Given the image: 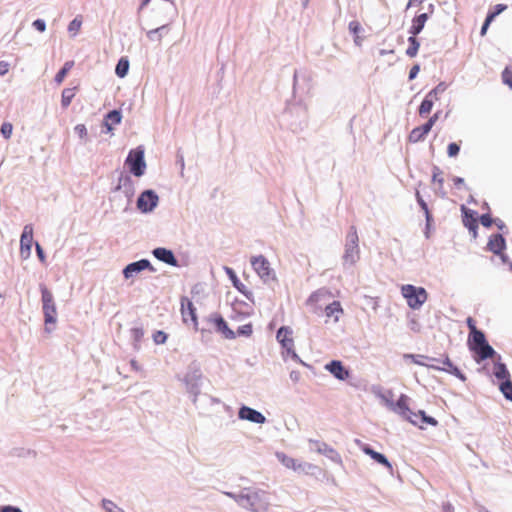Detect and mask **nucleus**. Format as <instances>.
I'll list each match as a JSON object with an SVG mask.
<instances>
[{"mask_svg": "<svg viewBox=\"0 0 512 512\" xmlns=\"http://www.w3.org/2000/svg\"><path fill=\"white\" fill-rule=\"evenodd\" d=\"M40 290L45 331L50 333L53 330L51 326L57 321V309L52 292L45 285H40Z\"/></svg>", "mask_w": 512, "mask_h": 512, "instance_id": "2", "label": "nucleus"}, {"mask_svg": "<svg viewBox=\"0 0 512 512\" xmlns=\"http://www.w3.org/2000/svg\"><path fill=\"white\" fill-rule=\"evenodd\" d=\"M239 417L257 424H263L265 422V417L260 412L247 406L240 408Z\"/></svg>", "mask_w": 512, "mask_h": 512, "instance_id": "21", "label": "nucleus"}, {"mask_svg": "<svg viewBox=\"0 0 512 512\" xmlns=\"http://www.w3.org/2000/svg\"><path fill=\"white\" fill-rule=\"evenodd\" d=\"M301 378V373L299 371H292L290 373V379L293 381V382H298Z\"/></svg>", "mask_w": 512, "mask_h": 512, "instance_id": "55", "label": "nucleus"}, {"mask_svg": "<svg viewBox=\"0 0 512 512\" xmlns=\"http://www.w3.org/2000/svg\"><path fill=\"white\" fill-rule=\"evenodd\" d=\"M362 451L365 454L369 455L372 459H374L379 464H382L385 467H387L389 470H392L391 463L387 460V458L383 454L374 451L372 448H370L367 445L363 446Z\"/></svg>", "mask_w": 512, "mask_h": 512, "instance_id": "25", "label": "nucleus"}, {"mask_svg": "<svg viewBox=\"0 0 512 512\" xmlns=\"http://www.w3.org/2000/svg\"><path fill=\"white\" fill-rule=\"evenodd\" d=\"M507 9V5L505 4H497L495 7H494V10L493 11H490L486 17L489 18V20H494L496 18V16H498L500 13H502L503 11H505Z\"/></svg>", "mask_w": 512, "mask_h": 512, "instance_id": "39", "label": "nucleus"}, {"mask_svg": "<svg viewBox=\"0 0 512 512\" xmlns=\"http://www.w3.org/2000/svg\"><path fill=\"white\" fill-rule=\"evenodd\" d=\"M408 400L409 398L402 394L399 399L396 402V407L399 411V413L407 420H409L411 423L417 425L419 424L418 421V414L412 412L408 407Z\"/></svg>", "mask_w": 512, "mask_h": 512, "instance_id": "12", "label": "nucleus"}, {"mask_svg": "<svg viewBox=\"0 0 512 512\" xmlns=\"http://www.w3.org/2000/svg\"><path fill=\"white\" fill-rule=\"evenodd\" d=\"M441 369L453 373L457 376L460 375L459 369L455 367L448 358H446V360L443 361V367Z\"/></svg>", "mask_w": 512, "mask_h": 512, "instance_id": "42", "label": "nucleus"}, {"mask_svg": "<svg viewBox=\"0 0 512 512\" xmlns=\"http://www.w3.org/2000/svg\"><path fill=\"white\" fill-rule=\"evenodd\" d=\"M349 30L351 33H353L355 35V43L359 45L360 37L358 34L362 30L360 23L358 21H351L349 23Z\"/></svg>", "mask_w": 512, "mask_h": 512, "instance_id": "38", "label": "nucleus"}, {"mask_svg": "<svg viewBox=\"0 0 512 512\" xmlns=\"http://www.w3.org/2000/svg\"><path fill=\"white\" fill-rule=\"evenodd\" d=\"M10 64L6 61H0V75L3 76L9 72Z\"/></svg>", "mask_w": 512, "mask_h": 512, "instance_id": "51", "label": "nucleus"}, {"mask_svg": "<svg viewBox=\"0 0 512 512\" xmlns=\"http://www.w3.org/2000/svg\"><path fill=\"white\" fill-rule=\"evenodd\" d=\"M250 262L254 271L261 279L267 280L271 277L273 271L269 261L263 255L253 256Z\"/></svg>", "mask_w": 512, "mask_h": 512, "instance_id": "9", "label": "nucleus"}, {"mask_svg": "<svg viewBox=\"0 0 512 512\" xmlns=\"http://www.w3.org/2000/svg\"><path fill=\"white\" fill-rule=\"evenodd\" d=\"M33 244V227L32 225H25L20 238V255L26 260L31 256Z\"/></svg>", "mask_w": 512, "mask_h": 512, "instance_id": "8", "label": "nucleus"}, {"mask_svg": "<svg viewBox=\"0 0 512 512\" xmlns=\"http://www.w3.org/2000/svg\"><path fill=\"white\" fill-rule=\"evenodd\" d=\"M406 357L412 359V361L415 363V364H418V365H427L426 363H424L422 360L423 359H427L426 356H423V355H406Z\"/></svg>", "mask_w": 512, "mask_h": 512, "instance_id": "47", "label": "nucleus"}, {"mask_svg": "<svg viewBox=\"0 0 512 512\" xmlns=\"http://www.w3.org/2000/svg\"><path fill=\"white\" fill-rule=\"evenodd\" d=\"M491 22H492V20H489V18L486 17L484 24L481 28V32H480L481 36H484L486 34L487 29H488L489 25L491 24Z\"/></svg>", "mask_w": 512, "mask_h": 512, "instance_id": "53", "label": "nucleus"}, {"mask_svg": "<svg viewBox=\"0 0 512 512\" xmlns=\"http://www.w3.org/2000/svg\"><path fill=\"white\" fill-rule=\"evenodd\" d=\"M500 390L505 398L512 401V382L509 379L501 383Z\"/></svg>", "mask_w": 512, "mask_h": 512, "instance_id": "36", "label": "nucleus"}, {"mask_svg": "<svg viewBox=\"0 0 512 512\" xmlns=\"http://www.w3.org/2000/svg\"><path fill=\"white\" fill-rule=\"evenodd\" d=\"M427 19H428L427 13H422V14L416 16L412 20V26L410 27L409 32L414 36L418 35L424 28Z\"/></svg>", "mask_w": 512, "mask_h": 512, "instance_id": "26", "label": "nucleus"}, {"mask_svg": "<svg viewBox=\"0 0 512 512\" xmlns=\"http://www.w3.org/2000/svg\"><path fill=\"white\" fill-rule=\"evenodd\" d=\"M35 246H36V252H37V255H38L39 259H40L42 262H44V260H45V256H44V252H43L42 247L40 246V244H39V243H36V244H35Z\"/></svg>", "mask_w": 512, "mask_h": 512, "instance_id": "54", "label": "nucleus"}, {"mask_svg": "<svg viewBox=\"0 0 512 512\" xmlns=\"http://www.w3.org/2000/svg\"><path fill=\"white\" fill-rule=\"evenodd\" d=\"M412 4H414V0H409L408 4H407V8L411 7Z\"/></svg>", "mask_w": 512, "mask_h": 512, "instance_id": "61", "label": "nucleus"}, {"mask_svg": "<svg viewBox=\"0 0 512 512\" xmlns=\"http://www.w3.org/2000/svg\"><path fill=\"white\" fill-rule=\"evenodd\" d=\"M276 338L287 354H290L293 358H298L294 348L293 331L290 327H281L277 332Z\"/></svg>", "mask_w": 512, "mask_h": 512, "instance_id": "7", "label": "nucleus"}, {"mask_svg": "<svg viewBox=\"0 0 512 512\" xmlns=\"http://www.w3.org/2000/svg\"><path fill=\"white\" fill-rule=\"evenodd\" d=\"M408 42H409V46L406 50V55L409 56L410 58H413L418 53L420 43L414 35H412L408 38Z\"/></svg>", "mask_w": 512, "mask_h": 512, "instance_id": "30", "label": "nucleus"}, {"mask_svg": "<svg viewBox=\"0 0 512 512\" xmlns=\"http://www.w3.org/2000/svg\"><path fill=\"white\" fill-rule=\"evenodd\" d=\"M13 126L9 122H5L1 126V133L4 136V138L9 139L12 135Z\"/></svg>", "mask_w": 512, "mask_h": 512, "instance_id": "44", "label": "nucleus"}, {"mask_svg": "<svg viewBox=\"0 0 512 512\" xmlns=\"http://www.w3.org/2000/svg\"><path fill=\"white\" fill-rule=\"evenodd\" d=\"M466 323L470 331L468 337L469 348L479 356L480 360L492 358L495 351L487 343L484 333L477 329L475 320L468 317Z\"/></svg>", "mask_w": 512, "mask_h": 512, "instance_id": "1", "label": "nucleus"}, {"mask_svg": "<svg viewBox=\"0 0 512 512\" xmlns=\"http://www.w3.org/2000/svg\"><path fill=\"white\" fill-rule=\"evenodd\" d=\"M158 203V196L152 190H146L139 196L137 207L142 212L152 211Z\"/></svg>", "mask_w": 512, "mask_h": 512, "instance_id": "10", "label": "nucleus"}, {"mask_svg": "<svg viewBox=\"0 0 512 512\" xmlns=\"http://www.w3.org/2000/svg\"><path fill=\"white\" fill-rule=\"evenodd\" d=\"M419 70H420V66L418 64L414 65L411 69H410V72H409V79L410 80H413L417 74L419 73Z\"/></svg>", "mask_w": 512, "mask_h": 512, "instance_id": "52", "label": "nucleus"}, {"mask_svg": "<svg viewBox=\"0 0 512 512\" xmlns=\"http://www.w3.org/2000/svg\"><path fill=\"white\" fill-rule=\"evenodd\" d=\"M279 461L287 468L298 470L302 468V464L292 457H289L283 453L277 454Z\"/></svg>", "mask_w": 512, "mask_h": 512, "instance_id": "28", "label": "nucleus"}, {"mask_svg": "<svg viewBox=\"0 0 512 512\" xmlns=\"http://www.w3.org/2000/svg\"><path fill=\"white\" fill-rule=\"evenodd\" d=\"M463 213V224L469 231L472 233L473 237L477 236V228H478V218L477 213L473 210L466 208L465 206L461 207Z\"/></svg>", "mask_w": 512, "mask_h": 512, "instance_id": "14", "label": "nucleus"}, {"mask_svg": "<svg viewBox=\"0 0 512 512\" xmlns=\"http://www.w3.org/2000/svg\"><path fill=\"white\" fill-rule=\"evenodd\" d=\"M403 297L412 309H419L428 299V294L423 287H415L411 284L403 285L401 288Z\"/></svg>", "mask_w": 512, "mask_h": 512, "instance_id": "4", "label": "nucleus"}, {"mask_svg": "<svg viewBox=\"0 0 512 512\" xmlns=\"http://www.w3.org/2000/svg\"><path fill=\"white\" fill-rule=\"evenodd\" d=\"M432 181H433V183H437L439 188L443 187V184H444L443 172L437 166H434V168L432 170Z\"/></svg>", "mask_w": 512, "mask_h": 512, "instance_id": "34", "label": "nucleus"}, {"mask_svg": "<svg viewBox=\"0 0 512 512\" xmlns=\"http://www.w3.org/2000/svg\"><path fill=\"white\" fill-rule=\"evenodd\" d=\"M226 274L229 276V278L231 279L232 283H233V286L240 292L242 293L248 300L250 301H254L253 300V294L250 290L247 289L246 285L243 284L237 277L236 273L234 272V270L230 267H225L224 268Z\"/></svg>", "mask_w": 512, "mask_h": 512, "instance_id": "17", "label": "nucleus"}, {"mask_svg": "<svg viewBox=\"0 0 512 512\" xmlns=\"http://www.w3.org/2000/svg\"><path fill=\"white\" fill-rule=\"evenodd\" d=\"M325 369L341 381H345L350 377V371L339 360H333L326 364Z\"/></svg>", "mask_w": 512, "mask_h": 512, "instance_id": "13", "label": "nucleus"}, {"mask_svg": "<svg viewBox=\"0 0 512 512\" xmlns=\"http://www.w3.org/2000/svg\"><path fill=\"white\" fill-rule=\"evenodd\" d=\"M167 340V334L164 331L158 330L153 334V341L155 344H164Z\"/></svg>", "mask_w": 512, "mask_h": 512, "instance_id": "43", "label": "nucleus"}, {"mask_svg": "<svg viewBox=\"0 0 512 512\" xmlns=\"http://www.w3.org/2000/svg\"><path fill=\"white\" fill-rule=\"evenodd\" d=\"M116 512H124V511L122 509H120V508H117Z\"/></svg>", "mask_w": 512, "mask_h": 512, "instance_id": "63", "label": "nucleus"}, {"mask_svg": "<svg viewBox=\"0 0 512 512\" xmlns=\"http://www.w3.org/2000/svg\"><path fill=\"white\" fill-rule=\"evenodd\" d=\"M150 0H144L143 3H142V7L143 6H146L148 3H149Z\"/></svg>", "mask_w": 512, "mask_h": 512, "instance_id": "62", "label": "nucleus"}, {"mask_svg": "<svg viewBox=\"0 0 512 512\" xmlns=\"http://www.w3.org/2000/svg\"><path fill=\"white\" fill-rule=\"evenodd\" d=\"M326 295L330 296L329 291H327L325 289L318 290L309 297V301L312 303H317L321 300L322 297H324Z\"/></svg>", "mask_w": 512, "mask_h": 512, "instance_id": "40", "label": "nucleus"}, {"mask_svg": "<svg viewBox=\"0 0 512 512\" xmlns=\"http://www.w3.org/2000/svg\"><path fill=\"white\" fill-rule=\"evenodd\" d=\"M436 100H438V88H434L426 95L425 99L419 106V115L423 117L429 114L433 108L434 101Z\"/></svg>", "mask_w": 512, "mask_h": 512, "instance_id": "19", "label": "nucleus"}, {"mask_svg": "<svg viewBox=\"0 0 512 512\" xmlns=\"http://www.w3.org/2000/svg\"><path fill=\"white\" fill-rule=\"evenodd\" d=\"M81 26H82V16H77L70 22V24L68 26V31L70 33H72V35H76L79 32V30L81 29Z\"/></svg>", "mask_w": 512, "mask_h": 512, "instance_id": "35", "label": "nucleus"}, {"mask_svg": "<svg viewBox=\"0 0 512 512\" xmlns=\"http://www.w3.org/2000/svg\"><path fill=\"white\" fill-rule=\"evenodd\" d=\"M480 222L483 226L485 227H490L493 223V220L491 218V216L489 214H483L481 217H480Z\"/></svg>", "mask_w": 512, "mask_h": 512, "instance_id": "48", "label": "nucleus"}, {"mask_svg": "<svg viewBox=\"0 0 512 512\" xmlns=\"http://www.w3.org/2000/svg\"><path fill=\"white\" fill-rule=\"evenodd\" d=\"M251 332H252V327H251V325H245V326L243 327V329L240 331V333H242V334H247V335H249Z\"/></svg>", "mask_w": 512, "mask_h": 512, "instance_id": "57", "label": "nucleus"}, {"mask_svg": "<svg viewBox=\"0 0 512 512\" xmlns=\"http://www.w3.org/2000/svg\"><path fill=\"white\" fill-rule=\"evenodd\" d=\"M505 246V239L501 234L491 235L487 243V248L489 249V251L493 252L496 255H500L503 261H505V256L503 254Z\"/></svg>", "mask_w": 512, "mask_h": 512, "instance_id": "15", "label": "nucleus"}, {"mask_svg": "<svg viewBox=\"0 0 512 512\" xmlns=\"http://www.w3.org/2000/svg\"><path fill=\"white\" fill-rule=\"evenodd\" d=\"M453 182L456 186H460L464 183V179L463 178H460V177H455L453 179Z\"/></svg>", "mask_w": 512, "mask_h": 512, "instance_id": "58", "label": "nucleus"}, {"mask_svg": "<svg viewBox=\"0 0 512 512\" xmlns=\"http://www.w3.org/2000/svg\"><path fill=\"white\" fill-rule=\"evenodd\" d=\"M460 146L459 144L452 142L447 147V154L449 157H456L459 154Z\"/></svg>", "mask_w": 512, "mask_h": 512, "instance_id": "45", "label": "nucleus"}, {"mask_svg": "<svg viewBox=\"0 0 512 512\" xmlns=\"http://www.w3.org/2000/svg\"><path fill=\"white\" fill-rule=\"evenodd\" d=\"M0 512H22L19 508L6 506Z\"/></svg>", "mask_w": 512, "mask_h": 512, "instance_id": "56", "label": "nucleus"}, {"mask_svg": "<svg viewBox=\"0 0 512 512\" xmlns=\"http://www.w3.org/2000/svg\"><path fill=\"white\" fill-rule=\"evenodd\" d=\"M494 375L496 378L501 379V380H507L509 378V372H508L506 366L502 363L495 365Z\"/></svg>", "mask_w": 512, "mask_h": 512, "instance_id": "32", "label": "nucleus"}, {"mask_svg": "<svg viewBox=\"0 0 512 512\" xmlns=\"http://www.w3.org/2000/svg\"><path fill=\"white\" fill-rule=\"evenodd\" d=\"M154 270L151 266L150 262L146 259H142L133 263L128 264L125 269L123 270V274L125 278H131L135 274L145 270V269Z\"/></svg>", "mask_w": 512, "mask_h": 512, "instance_id": "16", "label": "nucleus"}, {"mask_svg": "<svg viewBox=\"0 0 512 512\" xmlns=\"http://www.w3.org/2000/svg\"><path fill=\"white\" fill-rule=\"evenodd\" d=\"M74 66V62L73 61H67L64 66L58 71V73L55 75V82L60 85L65 77L67 76V74L69 73V71L72 69V67Z\"/></svg>", "mask_w": 512, "mask_h": 512, "instance_id": "29", "label": "nucleus"}, {"mask_svg": "<svg viewBox=\"0 0 512 512\" xmlns=\"http://www.w3.org/2000/svg\"><path fill=\"white\" fill-rule=\"evenodd\" d=\"M78 91V86L72 88H65L61 94V105L63 108H67Z\"/></svg>", "mask_w": 512, "mask_h": 512, "instance_id": "27", "label": "nucleus"}, {"mask_svg": "<svg viewBox=\"0 0 512 512\" xmlns=\"http://www.w3.org/2000/svg\"><path fill=\"white\" fill-rule=\"evenodd\" d=\"M360 259L359 237L355 226H351L346 235L345 251L343 254V262L352 266Z\"/></svg>", "mask_w": 512, "mask_h": 512, "instance_id": "3", "label": "nucleus"}, {"mask_svg": "<svg viewBox=\"0 0 512 512\" xmlns=\"http://www.w3.org/2000/svg\"><path fill=\"white\" fill-rule=\"evenodd\" d=\"M75 131L78 133V135L81 137V138H84L87 136V129L85 127L84 124H78L76 127H75Z\"/></svg>", "mask_w": 512, "mask_h": 512, "instance_id": "49", "label": "nucleus"}, {"mask_svg": "<svg viewBox=\"0 0 512 512\" xmlns=\"http://www.w3.org/2000/svg\"><path fill=\"white\" fill-rule=\"evenodd\" d=\"M436 88H438V93L445 90V87L442 84H439Z\"/></svg>", "mask_w": 512, "mask_h": 512, "instance_id": "60", "label": "nucleus"}, {"mask_svg": "<svg viewBox=\"0 0 512 512\" xmlns=\"http://www.w3.org/2000/svg\"><path fill=\"white\" fill-rule=\"evenodd\" d=\"M33 26L40 32H44L46 29L45 22L41 19H37L33 22Z\"/></svg>", "mask_w": 512, "mask_h": 512, "instance_id": "50", "label": "nucleus"}, {"mask_svg": "<svg viewBox=\"0 0 512 512\" xmlns=\"http://www.w3.org/2000/svg\"><path fill=\"white\" fill-rule=\"evenodd\" d=\"M439 114V112H436L424 125L414 128L408 135V141L411 143H417L424 140L426 135L439 119Z\"/></svg>", "mask_w": 512, "mask_h": 512, "instance_id": "6", "label": "nucleus"}, {"mask_svg": "<svg viewBox=\"0 0 512 512\" xmlns=\"http://www.w3.org/2000/svg\"><path fill=\"white\" fill-rule=\"evenodd\" d=\"M121 119H122V115L120 113V111L118 110H112L110 111L104 118V126L106 127L107 129V132H111L113 130V127L115 125H118L120 124L121 122Z\"/></svg>", "mask_w": 512, "mask_h": 512, "instance_id": "24", "label": "nucleus"}, {"mask_svg": "<svg viewBox=\"0 0 512 512\" xmlns=\"http://www.w3.org/2000/svg\"><path fill=\"white\" fill-rule=\"evenodd\" d=\"M164 28H165V26H162L160 28L151 30V31L148 32V36L151 37L153 34L157 33L159 30L164 29Z\"/></svg>", "mask_w": 512, "mask_h": 512, "instance_id": "59", "label": "nucleus"}, {"mask_svg": "<svg viewBox=\"0 0 512 512\" xmlns=\"http://www.w3.org/2000/svg\"><path fill=\"white\" fill-rule=\"evenodd\" d=\"M209 321L214 324L216 331L220 332L225 338L233 339L235 337V333L228 327L227 322L221 315H213Z\"/></svg>", "mask_w": 512, "mask_h": 512, "instance_id": "18", "label": "nucleus"}, {"mask_svg": "<svg viewBox=\"0 0 512 512\" xmlns=\"http://www.w3.org/2000/svg\"><path fill=\"white\" fill-rule=\"evenodd\" d=\"M230 497H233L238 503L243 506H250L252 509L256 502L259 500V493L256 491H248L247 493H241L239 495H232L227 493Z\"/></svg>", "mask_w": 512, "mask_h": 512, "instance_id": "20", "label": "nucleus"}, {"mask_svg": "<svg viewBox=\"0 0 512 512\" xmlns=\"http://www.w3.org/2000/svg\"><path fill=\"white\" fill-rule=\"evenodd\" d=\"M128 70H129V61L128 59L126 58H121L117 65H116V69H115V73L118 77L120 78H123L127 75L128 73Z\"/></svg>", "mask_w": 512, "mask_h": 512, "instance_id": "31", "label": "nucleus"}, {"mask_svg": "<svg viewBox=\"0 0 512 512\" xmlns=\"http://www.w3.org/2000/svg\"><path fill=\"white\" fill-rule=\"evenodd\" d=\"M325 316L327 321L333 319L334 322H338L344 311L339 301H333L325 307Z\"/></svg>", "mask_w": 512, "mask_h": 512, "instance_id": "22", "label": "nucleus"}, {"mask_svg": "<svg viewBox=\"0 0 512 512\" xmlns=\"http://www.w3.org/2000/svg\"><path fill=\"white\" fill-rule=\"evenodd\" d=\"M153 255L160 261L172 266H177V259L171 250L159 247L153 250Z\"/></svg>", "mask_w": 512, "mask_h": 512, "instance_id": "23", "label": "nucleus"}, {"mask_svg": "<svg viewBox=\"0 0 512 512\" xmlns=\"http://www.w3.org/2000/svg\"><path fill=\"white\" fill-rule=\"evenodd\" d=\"M102 505H103V508L107 511V512H116L117 511V506L110 500H103L102 502Z\"/></svg>", "mask_w": 512, "mask_h": 512, "instance_id": "46", "label": "nucleus"}, {"mask_svg": "<svg viewBox=\"0 0 512 512\" xmlns=\"http://www.w3.org/2000/svg\"><path fill=\"white\" fill-rule=\"evenodd\" d=\"M181 314L184 323H188L190 321L193 324V326L197 328L198 321L196 315V308L187 297H183L181 299Z\"/></svg>", "mask_w": 512, "mask_h": 512, "instance_id": "11", "label": "nucleus"}, {"mask_svg": "<svg viewBox=\"0 0 512 512\" xmlns=\"http://www.w3.org/2000/svg\"><path fill=\"white\" fill-rule=\"evenodd\" d=\"M502 82L512 89V64L505 67L501 74Z\"/></svg>", "mask_w": 512, "mask_h": 512, "instance_id": "33", "label": "nucleus"}, {"mask_svg": "<svg viewBox=\"0 0 512 512\" xmlns=\"http://www.w3.org/2000/svg\"><path fill=\"white\" fill-rule=\"evenodd\" d=\"M416 198H417V202L418 204L420 205V207L422 208V210L424 211L425 213V216H426V220H427V223L429 224L431 219H432V216H431V213L428 209V205L427 203L423 200V198L421 197L420 193L417 192L416 193Z\"/></svg>", "mask_w": 512, "mask_h": 512, "instance_id": "37", "label": "nucleus"}, {"mask_svg": "<svg viewBox=\"0 0 512 512\" xmlns=\"http://www.w3.org/2000/svg\"><path fill=\"white\" fill-rule=\"evenodd\" d=\"M125 163L133 175L137 177L142 176L146 168L144 161V151L141 148L131 150Z\"/></svg>", "mask_w": 512, "mask_h": 512, "instance_id": "5", "label": "nucleus"}, {"mask_svg": "<svg viewBox=\"0 0 512 512\" xmlns=\"http://www.w3.org/2000/svg\"><path fill=\"white\" fill-rule=\"evenodd\" d=\"M417 414H418V419L421 420V424H429L432 426L437 425V421L433 417L426 416L424 411L420 410Z\"/></svg>", "mask_w": 512, "mask_h": 512, "instance_id": "41", "label": "nucleus"}]
</instances>
